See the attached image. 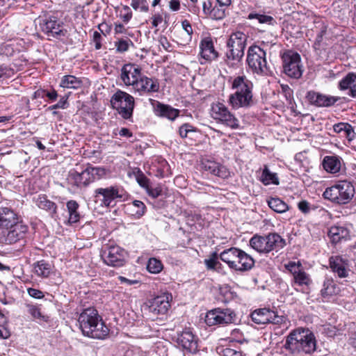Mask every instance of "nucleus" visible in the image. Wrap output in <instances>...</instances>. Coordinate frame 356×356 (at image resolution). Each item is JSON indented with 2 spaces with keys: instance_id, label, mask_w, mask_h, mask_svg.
<instances>
[{
  "instance_id": "f257e3e1",
  "label": "nucleus",
  "mask_w": 356,
  "mask_h": 356,
  "mask_svg": "<svg viewBox=\"0 0 356 356\" xmlns=\"http://www.w3.org/2000/svg\"><path fill=\"white\" fill-rule=\"evenodd\" d=\"M28 230L19 216L8 207L0 209V241L7 244L15 243L24 238Z\"/></svg>"
},
{
  "instance_id": "f03ea898",
  "label": "nucleus",
  "mask_w": 356,
  "mask_h": 356,
  "mask_svg": "<svg viewBox=\"0 0 356 356\" xmlns=\"http://www.w3.org/2000/svg\"><path fill=\"white\" fill-rule=\"evenodd\" d=\"M78 322L83 334L88 337L104 339L109 334V329L93 307L85 309L80 314Z\"/></svg>"
},
{
  "instance_id": "7ed1b4c3",
  "label": "nucleus",
  "mask_w": 356,
  "mask_h": 356,
  "mask_svg": "<svg viewBox=\"0 0 356 356\" xmlns=\"http://www.w3.org/2000/svg\"><path fill=\"white\" fill-rule=\"evenodd\" d=\"M284 348L293 354H312L316 349V339L308 329L298 328L287 336Z\"/></svg>"
},
{
  "instance_id": "20e7f679",
  "label": "nucleus",
  "mask_w": 356,
  "mask_h": 356,
  "mask_svg": "<svg viewBox=\"0 0 356 356\" xmlns=\"http://www.w3.org/2000/svg\"><path fill=\"white\" fill-rule=\"evenodd\" d=\"M232 88L235 90L229 97V103L234 109L247 108L253 104L252 83L245 76H238L232 81Z\"/></svg>"
},
{
  "instance_id": "39448f33",
  "label": "nucleus",
  "mask_w": 356,
  "mask_h": 356,
  "mask_svg": "<svg viewBox=\"0 0 356 356\" xmlns=\"http://www.w3.org/2000/svg\"><path fill=\"white\" fill-rule=\"evenodd\" d=\"M247 38V35L241 31L231 34L227 41V50L225 56V61L228 64L236 65L241 61L244 56Z\"/></svg>"
},
{
  "instance_id": "423d86ee",
  "label": "nucleus",
  "mask_w": 356,
  "mask_h": 356,
  "mask_svg": "<svg viewBox=\"0 0 356 356\" xmlns=\"http://www.w3.org/2000/svg\"><path fill=\"white\" fill-rule=\"evenodd\" d=\"M355 194L353 185L346 180L338 181L336 184L325 189L323 195L331 202L345 204L348 203Z\"/></svg>"
},
{
  "instance_id": "0eeeda50",
  "label": "nucleus",
  "mask_w": 356,
  "mask_h": 356,
  "mask_svg": "<svg viewBox=\"0 0 356 356\" xmlns=\"http://www.w3.org/2000/svg\"><path fill=\"white\" fill-rule=\"evenodd\" d=\"M36 28L48 37L60 38L67 34L63 22L51 15L40 16L35 19Z\"/></svg>"
},
{
  "instance_id": "6e6552de",
  "label": "nucleus",
  "mask_w": 356,
  "mask_h": 356,
  "mask_svg": "<svg viewBox=\"0 0 356 356\" xmlns=\"http://www.w3.org/2000/svg\"><path fill=\"white\" fill-rule=\"evenodd\" d=\"M113 108L118 111L124 119H129L133 115L135 106L134 98L129 94L118 90L111 99Z\"/></svg>"
},
{
  "instance_id": "1a4fd4ad",
  "label": "nucleus",
  "mask_w": 356,
  "mask_h": 356,
  "mask_svg": "<svg viewBox=\"0 0 356 356\" xmlns=\"http://www.w3.org/2000/svg\"><path fill=\"white\" fill-rule=\"evenodd\" d=\"M247 63L252 71L259 74L268 72L266 52L259 46H251L248 51Z\"/></svg>"
},
{
  "instance_id": "9d476101",
  "label": "nucleus",
  "mask_w": 356,
  "mask_h": 356,
  "mask_svg": "<svg viewBox=\"0 0 356 356\" xmlns=\"http://www.w3.org/2000/svg\"><path fill=\"white\" fill-rule=\"evenodd\" d=\"M210 114L213 120L226 127L233 129L239 127L238 120L231 113L227 107L222 103L217 102L213 104Z\"/></svg>"
},
{
  "instance_id": "9b49d317",
  "label": "nucleus",
  "mask_w": 356,
  "mask_h": 356,
  "mask_svg": "<svg viewBox=\"0 0 356 356\" xmlns=\"http://www.w3.org/2000/svg\"><path fill=\"white\" fill-rule=\"evenodd\" d=\"M284 72L289 77L299 79L302 74L300 56L291 51L285 52L282 56Z\"/></svg>"
},
{
  "instance_id": "f8f14e48",
  "label": "nucleus",
  "mask_w": 356,
  "mask_h": 356,
  "mask_svg": "<svg viewBox=\"0 0 356 356\" xmlns=\"http://www.w3.org/2000/svg\"><path fill=\"white\" fill-rule=\"evenodd\" d=\"M236 314L231 309L216 308L207 312L205 322L209 326L232 323Z\"/></svg>"
},
{
  "instance_id": "ddd939ff",
  "label": "nucleus",
  "mask_w": 356,
  "mask_h": 356,
  "mask_svg": "<svg viewBox=\"0 0 356 356\" xmlns=\"http://www.w3.org/2000/svg\"><path fill=\"white\" fill-rule=\"evenodd\" d=\"M94 197L95 202L104 207L114 206L115 200L122 198V195L119 193V188L115 186L96 188L94 191Z\"/></svg>"
},
{
  "instance_id": "4468645a",
  "label": "nucleus",
  "mask_w": 356,
  "mask_h": 356,
  "mask_svg": "<svg viewBox=\"0 0 356 356\" xmlns=\"http://www.w3.org/2000/svg\"><path fill=\"white\" fill-rule=\"evenodd\" d=\"M253 322L257 324H282L285 322L286 318L278 315L277 312L267 308L256 309L251 314Z\"/></svg>"
},
{
  "instance_id": "2eb2a0df",
  "label": "nucleus",
  "mask_w": 356,
  "mask_h": 356,
  "mask_svg": "<svg viewBox=\"0 0 356 356\" xmlns=\"http://www.w3.org/2000/svg\"><path fill=\"white\" fill-rule=\"evenodd\" d=\"M171 300L172 295L169 293H164L150 300L148 310L152 317L165 314L170 307V302Z\"/></svg>"
},
{
  "instance_id": "dca6fc26",
  "label": "nucleus",
  "mask_w": 356,
  "mask_h": 356,
  "mask_svg": "<svg viewBox=\"0 0 356 356\" xmlns=\"http://www.w3.org/2000/svg\"><path fill=\"white\" fill-rule=\"evenodd\" d=\"M133 89L140 95H149L159 91V83L157 79L142 74Z\"/></svg>"
},
{
  "instance_id": "f3484780",
  "label": "nucleus",
  "mask_w": 356,
  "mask_h": 356,
  "mask_svg": "<svg viewBox=\"0 0 356 356\" xmlns=\"http://www.w3.org/2000/svg\"><path fill=\"white\" fill-rule=\"evenodd\" d=\"M141 69L134 64H125L121 70V79L126 86H135L140 76L142 75Z\"/></svg>"
},
{
  "instance_id": "a211bd4d",
  "label": "nucleus",
  "mask_w": 356,
  "mask_h": 356,
  "mask_svg": "<svg viewBox=\"0 0 356 356\" xmlns=\"http://www.w3.org/2000/svg\"><path fill=\"white\" fill-rule=\"evenodd\" d=\"M312 105L318 107H329L333 106L339 97L327 95L314 90L309 91L306 96Z\"/></svg>"
},
{
  "instance_id": "6ab92c4d",
  "label": "nucleus",
  "mask_w": 356,
  "mask_h": 356,
  "mask_svg": "<svg viewBox=\"0 0 356 356\" xmlns=\"http://www.w3.org/2000/svg\"><path fill=\"white\" fill-rule=\"evenodd\" d=\"M104 261L114 267L122 266L125 262L126 252L119 246H111L105 252Z\"/></svg>"
},
{
  "instance_id": "aec40b11",
  "label": "nucleus",
  "mask_w": 356,
  "mask_h": 356,
  "mask_svg": "<svg viewBox=\"0 0 356 356\" xmlns=\"http://www.w3.org/2000/svg\"><path fill=\"white\" fill-rule=\"evenodd\" d=\"M200 56L207 61L216 60L218 56V52L215 49L213 42L210 38H205L202 40L200 44Z\"/></svg>"
},
{
  "instance_id": "412c9836",
  "label": "nucleus",
  "mask_w": 356,
  "mask_h": 356,
  "mask_svg": "<svg viewBox=\"0 0 356 356\" xmlns=\"http://www.w3.org/2000/svg\"><path fill=\"white\" fill-rule=\"evenodd\" d=\"M202 168L209 173L221 178H226L229 176V172L225 166L210 160H205L202 162Z\"/></svg>"
},
{
  "instance_id": "4be33fe9",
  "label": "nucleus",
  "mask_w": 356,
  "mask_h": 356,
  "mask_svg": "<svg viewBox=\"0 0 356 356\" xmlns=\"http://www.w3.org/2000/svg\"><path fill=\"white\" fill-rule=\"evenodd\" d=\"M241 254V250L237 248H230L223 250L220 254V259L226 263L228 266L235 270L237 268L238 258Z\"/></svg>"
},
{
  "instance_id": "5701e85b",
  "label": "nucleus",
  "mask_w": 356,
  "mask_h": 356,
  "mask_svg": "<svg viewBox=\"0 0 356 356\" xmlns=\"http://www.w3.org/2000/svg\"><path fill=\"white\" fill-rule=\"evenodd\" d=\"M177 341L184 348L189 350L190 351L195 350L197 348L195 336L188 329L184 330L178 336Z\"/></svg>"
},
{
  "instance_id": "b1692460",
  "label": "nucleus",
  "mask_w": 356,
  "mask_h": 356,
  "mask_svg": "<svg viewBox=\"0 0 356 356\" xmlns=\"http://www.w3.org/2000/svg\"><path fill=\"white\" fill-rule=\"evenodd\" d=\"M346 265L343 259L340 257H331L330 259L331 269L341 278L348 277V272L346 269Z\"/></svg>"
},
{
  "instance_id": "393cba45",
  "label": "nucleus",
  "mask_w": 356,
  "mask_h": 356,
  "mask_svg": "<svg viewBox=\"0 0 356 356\" xmlns=\"http://www.w3.org/2000/svg\"><path fill=\"white\" fill-rule=\"evenodd\" d=\"M339 88L341 90L349 89V95L356 97V74L348 73L339 83Z\"/></svg>"
},
{
  "instance_id": "a878e982",
  "label": "nucleus",
  "mask_w": 356,
  "mask_h": 356,
  "mask_svg": "<svg viewBox=\"0 0 356 356\" xmlns=\"http://www.w3.org/2000/svg\"><path fill=\"white\" fill-rule=\"evenodd\" d=\"M254 259L250 255L241 250V254L238 258L237 268H235V270L241 272L249 270L254 267Z\"/></svg>"
},
{
  "instance_id": "bb28decb",
  "label": "nucleus",
  "mask_w": 356,
  "mask_h": 356,
  "mask_svg": "<svg viewBox=\"0 0 356 356\" xmlns=\"http://www.w3.org/2000/svg\"><path fill=\"white\" fill-rule=\"evenodd\" d=\"M266 249L268 252L277 248H282L285 245V241L278 234L273 233L266 236Z\"/></svg>"
},
{
  "instance_id": "cd10ccee",
  "label": "nucleus",
  "mask_w": 356,
  "mask_h": 356,
  "mask_svg": "<svg viewBox=\"0 0 356 356\" xmlns=\"http://www.w3.org/2000/svg\"><path fill=\"white\" fill-rule=\"evenodd\" d=\"M35 203L39 208L49 211L52 218L56 216V204L48 200L45 195H39L35 200Z\"/></svg>"
},
{
  "instance_id": "c85d7f7f",
  "label": "nucleus",
  "mask_w": 356,
  "mask_h": 356,
  "mask_svg": "<svg viewBox=\"0 0 356 356\" xmlns=\"http://www.w3.org/2000/svg\"><path fill=\"white\" fill-rule=\"evenodd\" d=\"M75 184L79 186H86L93 181L92 176L90 175L89 167L83 170L81 173L75 172L72 174Z\"/></svg>"
},
{
  "instance_id": "c756f323",
  "label": "nucleus",
  "mask_w": 356,
  "mask_h": 356,
  "mask_svg": "<svg viewBox=\"0 0 356 356\" xmlns=\"http://www.w3.org/2000/svg\"><path fill=\"white\" fill-rule=\"evenodd\" d=\"M155 111L158 115L167 118L171 120H175L179 114V111L177 109L161 103H158L155 108Z\"/></svg>"
},
{
  "instance_id": "7c9ffc66",
  "label": "nucleus",
  "mask_w": 356,
  "mask_h": 356,
  "mask_svg": "<svg viewBox=\"0 0 356 356\" xmlns=\"http://www.w3.org/2000/svg\"><path fill=\"white\" fill-rule=\"evenodd\" d=\"M323 165L327 172L337 173L340 170L341 162L337 156H327L323 159Z\"/></svg>"
},
{
  "instance_id": "2f4dec72",
  "label": "nucleus",
  "mask_w": 356,
  "mask_h": 356,
  "mask_svg": "<svg viewBox=\"0 0 356 356\" xmlns=\"http://www.w3.org/2000/svg\"><path fill=\"white\" fill-rule=\"evenodd\" d=\"M348 230L343 227L333 226L329 229L328 236L332 242L336 243L342 238H346L348 236Z\"/></svg>"
},
{
  "instance_id": "473e14b6",
  "label": "nucleus",
  "mask_w": 356,
  "mask_h": 356,
  "mask_svg": "<svg viewBox=\"0 0 356 356\" xmlns=\"http://www.w3.org/2000/svg\"><path fill=\"white\" fill-rule=\"evenodd\" d=\"M269 207L276 213H283L289 209L288 204L278 197H271L268 200Z\"/></svg>"
},
{
  "instance_id": "72a5a7b5",
  "label": "nucleus",
  "mask_w": 356,
  "mask_h": 356,
  "mask_svg": "<svg viewBox=\"0 0 356 356\" xmlns=\"http://www.w3.org/2000/svg\"><path fill=\"white\" fill-rule=\"evenodd\" d=\"M66 206L69 213V223L77 222L80 219V214L78 211L79 204L75 200H70L67 202Z\"/></svg>"
},
{
  "instance_id": "f704fd0d",
  "label": "nucleus",
  "mask_w": 356,
  "mask_h": 356,
  "mask_svg": "<svg viewBox=\"0 0 356 356\" xmlns=\"http://www.w3.org/2000/svg\"><path fill=\"white\" fill-rule=\"evenodd\" d=\"M51 272V266L44 260L34 264V273L39 277H48Z\"/></svg>"
},
{
  "instance_id": "c9c22d12",
  "label": "nucleus",
  "mask_w": 356,
  "mask_h": 356,
  "mask_svg": "<svg viewBox=\"0 0 356 356\" xmlns=\"http://www.w3.org/2000/svg\"><path fill=\"white\" fill-rule=\"evenodd\" d=\"M250 246L261 253H267L268 249H266V236H261L255 235L250 240Z\"/></svg>"
},
{
  "instance_id": "e433bc0d",
  "label": "nucleus",
  "mask_w": 356,
  "mask_h": 356,
  "mask_svg": "<svg viewBox=\"0 0 356 356\" xmlns=\"http://www.w3.org/2000/svg\"><path fill=\"white\" fill-rule=\"evenodd\" d=\"M60 86L63 88L77 89L81 87L82 81L74 76L66 75L62 78Z\"/></svg>"
},
{
  "instance_id": "4c0bfd02",
  "label": "nucleus",
  "mask_w": 356,
  "mask_h": 356,
  "mask_svg": "<svg viewBox=\"0 0 356 356\" xmlns=\"http://www.w3.org/2000/svg\"><path fill=\"white\" fill-rule=\"evenodd\" d=\"M260 180L264 185H269L270 184H279V179L277 174L271 172L267 165H265Z\"/></svg>"
},
{
  "instance_id": "58836bf2",
  "label": "nucleus",
  "mask_w": 356,
  "mask_h": 356,
  "mask_svg": "<svg viewBox=\"0 0 356 356\" xmlns=\"http://www.w3.org/2000/svg\"><path fill=\"white\" fill-rule=\"evenodd\" d=\"M321 293L323 297L331 296L337 293V287L333 280L328 278L325 280Z\"/></svg>"
},
{
  "instance_id": "ea45409f",
  "label": "nucleus",
  "mask_w": 356,
  "mask_h": 356,
  "mask_svg": "<svg viewBox=\"0 0 356 356\" xmlns=\"http://www.w3.org/2000/svg\"><path fill=\"white\" fill-rule=\"evenodd\" d=\"M133 45V42L128 38H117V40L115 41L116 51L118 53L127 51L129 47Z\"/></svg>"
},
{
  "instance_id": "a19ab883",
  "label": "nucleus",
  "mask_w": 356,
  "mask_h": 356,
  "mask_svg": "<svg viewBox=\"0 0 356 356\" xmlns=\"http://www.w3.org/2000/svg\"><path fill=\"white\" fill-rule=\"evenodd\" d=\"M130 210L133 212L132 215L136 218H140L145 214L146 207L143 202L134 200L130 205Z\"/></svg>"
},
{
  "instance_id": "79ce46f5",
  "label": "nucleus",
  "mask_w": 356,
  "mask_h": 356,
  "mask_svg": "<svg viewBox=\"0 0 356 356\" xmlns=\"http://www.w3.org/2000/svg\"><path fill=\"white\" fill-rule=\"evenodd\" d=\"M293 280L295 283L300 286H308L312 282L309 275L302 269L298 270V273L293 276Z\"/></svg>"
},
{
  "instance_id": "37998d69",
  "label": "nucleus",
  "mask_w": 356,
  "mask_h": 356,
  "mask_svg": "<svg viewBox=\"0 0 356 356\" xmlns=\"http://www.w3.org/2000/svg\"><path fill=\"white\" fill-rule=\"evenodd\" d=\"M147 269L151 273H159L163 269L161 261L156 258H150L148 261Z\"/></svg>"
},
{
  "instance_id": "c03bdc74",
  "label": "nucleus",
  "mask_w": 356,
  "mask_h": 356,
  "mask_svg": "<svg viewBox=\"0 0 356 356\" xmlns=\"http://www.w3.org/2000/svg\"><path fill=\"white\" fill-rule=\"evenodd\" d=\"M225 15L226 8L216 5L211 9L210 18L219 20L223 19Z\"/></svg>"
},
{
  "instance_id": "a18cd8bd",
  "label": "nucleus",
  "mask_w": 356,
  "mask_h": 356,
  "mask_svg": "<svg viewBox=\"0 0 356 356\" xmlns=\"http://www.w3.org/2000/svg\"><path fill=\"white\" fill-rule=\"evenodd\" d=\"M6 318L0 311V338L8 339L10 334L9 330L6 327Z\"/></svg>"
},
{
  "instance_id": "49530a36",
  "label": "nucleus",
  "mask_w": 356,
  "mask_h": 356,
  "mask_svg": "<svg viewBox=\"0 0 356 356\" xmlns=\"http://www.w3.org/2000/svg\"><path fill=\"white\" fill-rule=\"evenodd\" d=\"M248 18L257 19L259 22L261 24L266 23L268 24H272L273 22H275L274 19L271 16L257 13H250L248 16Z\"/></svg>"
},
{
  "instance_id": "de8ad7c7",
  "label": "nucleus",
  "mask_w": 356,
  "mask_h": 356,
  "mask_svg": "<svg viewBox=\"0 0 356 356\" xmlns=\"http://www.w3.org/2000/svg\"><path fill=\"white\" fill-rule=\"evenodd\" d=\"M131 6L135 10L146 13L149 10L147 0H131Z\"/></svg>"
},
{
  "instance_id": "09e8293b",
  "label": "nucleus",
  "mask_w": 356,
  "mask_h": 356,
  "mask_svg": "<svg viewBox=\"0 0 356 356\" xmlns=\"http://www.w3.org/2000/svg\"><path fill=\"white\" fill-rule=\"evenodd\" d=\"M220 259V254H218L216 252H214L210 256V258L208 259H205L204 263L205 265L209 270H213L216 268V265L218 264V261Z\"/></svg>"
},
{
  "instance_id": "8fccbe9b",
  "label": "nucleus",
  "mask_w": 356,
  "mask_h": 356,
  "mask_svg": "<svg viewBox=\"0 0 356 356\" xmlns=\"http://www.w3.org/2000/svg\"><path fill=\"white\" fill-rule=\"evenodd\" d=\"M26 308L27 313L29 314L33 318L38 319L44 318L41 314L40 308L38 306L31 304H26Z\"/></svg>"
},
{
  "instance_id": "3c124183",
  "label": "nucleus",
  "mask_w": 356,
  "mask_h": 356,
  "mask_svg": "<svg viewBox=\"0 0 356 356\" xmlns=\"http://www.w3.org/2000/svg\"><path fill=\"white\" fill-rule=\"evenodd\" d=\"M136 179L138 182V184L143 187V188L146 189L149 185V180L147 179V177L143 174V172L138 170L136 174Z\"/></svg>"
},
{
  "instance_id": "603ef678",
  "label": "nucleus",
  "mask_w": 356,
  "mask_h": 356,
  "mask_svg": "<svg viewBox=\"0 0 356 356\" xmlns=\"http://www.w3.org/2000/svg\"><path fill=\"white\" fill-rule=\"evenodd\" d=\"M90 175L92 176L93 181L104 177L106 174V170L104 168H95L89 166Z\"/></svg>"
},
{
  "instance_id": "864d4df0",
  "label": "nucleus",
  "mask_w": 356,
  "mask_h": 356,
  "mask_svg": "<svg viewBox=\"0 0 356 356\" xmlns=\"http://www.w3.org/2000/svg\"><path fill=\"white\" fill-rule=\"evenodd\" d=\"M286 268L294 276L298 273V270L302 269V264L300 261H290L285 265Z\"/></svg>"
},
{
  "instance_id": "5fc2aeb1",
  "label": "nucleus",
  "mask_w": 356,
  "mask_h": 356,
  "mask_svg": "<svg viewBox=\"0 0 356 356\" xmlns=\"http://www.w3.org/2000/svg\"><path fill=\"white\" fill-rule=\"evenodd\" d=\"M194 131H195V129L188 123L181 125L179 129V136L183 138H186L188 133Z\"/></svg>"
},
{
  "instance_id": "6e6d98bb",
  "label": "nucleus",
  "mask_w": 356,
  "mask_h": 356,
  "mask_svg": "<svg viewBox=\"0 0 356 356\" xmlns=\"http://www.w3.org/2000/svg\"><path fill=\"white\" fill-rule=\"evenodd\" d=\"M120 16L124 22H129L132 17V12L131 11L130 8L128 6H124L122 10L120 12Z\"/></svg>"
},
{
  "instance_id": "4d7b16f0",
  "label": "nucleus",
  "mask_w": 356,
  "mask_h": 356,
  "mask_svg": "<svg viewBox=\"0 0 356 356\" xmlns=\"http://www.w3.org/2000/svg\"><path fill=\"white\" fill-rule=\"evenodd\" d=\"M343 134L349 141L354 140L356 136L353 127L348 123H346Z\"/></svg>"
},
{
  "instance_id": "13d9d810",
  "label": "nucleus",
  "mask_w": 356,
  "mask_h": 356,
  "mask_svg": "<svg viewBox=\"0 0 356 356\" xmlns=\"http://www.w3.org/2000/svg\"><path fill=\"white\" fill-rule=\"evenodd\" d=\"M147 194L153 198H156L160 196L162 193V189L160 186H157L154 188L152 187L150 185L145 189Z\"/></svg>"
},
{
  "instance_id": "bf43d9fd",
  "label": "nucleus",
  "mask_w": 356,
  "mask_h": 356,
  "mask_svg": "<svg viewBox=\"0 0 356 356\" xmlns=\"http://www.w3.org/2000/svg\"><path fill=\"white\" fill-rule=\"evenodd\" d=\"M231 339L240 343H242L245 340L243 336L238 329H234L231 332Z\"/></svg>"
},
{
  "instance_id": "052dcab7",
  "label": "nucleus",
  "mask_w": 356,
  "mask_h": 356,
  "mask_svg": "<svg viewBox=\"0 0 356 356\" xmlns=\"http://www.w3.org/2000/svg\"><path fill=\"white\" fill-rule=\"evenodd\" d=\"M282 92L288 103L291 104L293 99V91L287 85H282Z\"/></svg>"
},
{
  "instance_id": "680f3d73",
  "label": "nucleus",
  "mask_w": 356,
  "mask_h": 356,
  "mask_svg": "<svg viewBox=\"0 0 356 356\" xmlns=\"http://www.w3.org/2000/svg\"><path fill=\"white\" fill-rule=\"evenodd\" d=\"M27 292L31 297L34 298L40 299L44 297L43 292L36 289L29 288Z\"/></svg>"
},
{
  "instance_id": "e2e57ef3",
  "label": "nucleus",
  "mask_w": 356,
  "mask_h": 356,
  "mask_svg": "<svg viewBox=\"0 0 356 356\" xmlns=\"http://www.w3.org/2000/svg\"><path fill=\"white\" fill-rule=\"evenodd\" d=\"M102 35L100 33L95 31L92 35V42L95 43V49L97 50L102 48Z\"/></svg>"
},
{
  "instance_id": "0e129e2a",
  "label": "nucleus",
  "mask_w": 356,
  "mask_h": 356,
  "mask_svg": "<svg viewBox=\"0 0 356 356\" xmlns=\"http://www.w3.org/2000/svg\"><path fill=\"white\" fill-rule=\"evenodd\" d=\"M152 24L154 27H157L163 21V14L156 13L152 17Z\"/></svg>"
},
{
  "instance_id": "69168bd1",
  "label": "nucleus",
  "mask_w": 356,
  "mask_h": 356,
  "mask_svg": "<svg viewBox=\"0 0 356 356\" xmlns=\"http://www.w3.org/2000/svg\"><path fill=\"white\" fill-rule=\"evenodd\" d=\"M223 356H242L240 351H236L230 348H226L222 350Z\"/></svg>"
},
{
  "instance_id": "338daca9",
  "label": "nucleus",
  "mask_w": 356,
  "mask_h": 356,
  "mask_svg": "<svg viewBox=\"0 0 356 356\" xmlns=\"http://www.w3.org/2000/svg\"><path fill=\"white\" fill-rule=\"evenodd\" d=\"M298 209L304 213H307L310 211L309 203L306 200L300 201L298 204Z\"/></svg>"
},
{
  "instance_id": "774afa93",
  "label": "nucleus",
  "mask_w": 356,
  "mask_h": 356,
  "mask_svg": "<svg viewBox=\"0 0 356 356\" xmlns=\"http://www.w3.org/2000/svg\"><path fill=\"white\" fill-rule=\"evenodd\" d=\"M181 26L183 29L186 32L188 35L191 38V35L193 34V29L190 24V22L185 19L181 22Z\"/></svg>"
}]
</instances>
